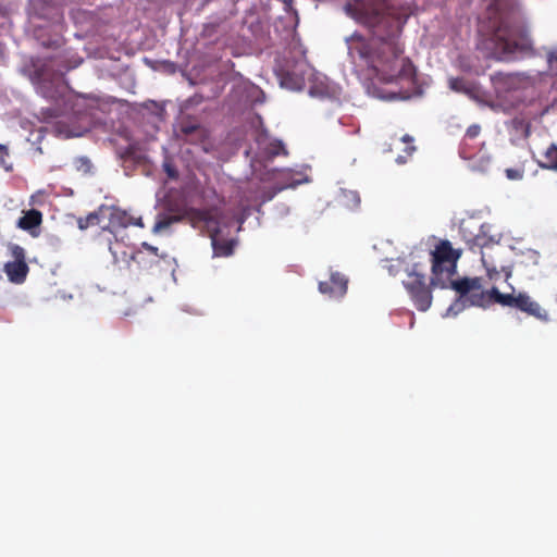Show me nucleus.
<instances>
[{
  "mask_svg": "<svg viewBox=\"0 0 557 557\" xmlns=\"http://www.w3.org/2000/svg\"><path fill=\"white\" fill-rule=\"evenodd\" d=\"M449 287L457 292L458 299L447 309V315H457L463 310L466 305L487 307L495 302L503 307L518 309L529 315L536 318L540 321H548L549 317L539 302L531 299V297L523 292L516 293L511 287L510 293H500L496 287L490 290H484L481 286V281H447Z\"/></svg>",
  "mask_w": 557,
  "mask_h": 557,
  "instance_id": "f257e3e1",
  "label": "nucleus"
},
{
  "mask_svg": "<svg viewBox=\"0 0 557 557\" xmlns=\"http://www.w3.org/2000/svg\"><path fill=\"white\" fill-rule=\"evenodd\" d=\"M190 222L196 225L200 222L205 223L209 236L214 257H228L233 253L236 239H228L224 236L223 230L220 226L221 221L216 211H198L194 210L189 213Z\"/></svg>",
  "mask_w": 557,
  "mask_h": 557,
  "instance_id": "f03ea898",
  "label": "nucleus"
},
{
  "mask_svg": "<svg viewBox=\"0 0 557 557\" xmlns=\"http://www.w3.org/2000/svg\"><path fill=\"white\" fill-rule=\"evenodd\" d=\"M460 257L448 242L441 243L432 255V270L436 276L450 277L455 274L456 264Z\"/></svg>",
  "mask_w": 557,
  "mask_h": 557,
  "instance_id": "7ed1b4c3",
  "label": "nucleus"
},
{
  "mask_svg": "<svg viewBox=\"0 0 557 557\" xmlns=\"http://www.w3.org/2000/svg\"><path fill=\"white\" fill-rule=\"evenodd\" d=\"M347 13L369 27L381 21L382 7L373 0H355L346 5Z\"/></svg>",
  "mask_w": 557,
  "mask_h": 557,
  "instance_id": "20e7f679",
  "label": "nucleus"
},
{
  "mask_svg": "<svg viewBox=\"0 0 557 557\" xmlns=\"http://www.w3.org/2000/svg\"><path fill=\"white\" fill-rule=\"evenodd\" d=\"M438 283H442L441 287L443 288L448 287L446 281H430V284H425L424 281L406 282L405 287L419 311H426L431 307L433 299L432 289L437 286Z\"/></svg>",
  "mask_w": 557,
  "mask_h": 557,
  "instance_id": "39448f33",
  "label": "nucleus"
},
{
  "mask_svg": "<svg viewBox=\"0 0 557 557\" xmlns=\"http://www.w3.org/2000/svg\"><path fill=\"white\" fill-rule=\"evenodd\" d=\"M494 54L497 59L509 60L518 52H525L531 48V40L523 36L519 41L507 38L505 33L498 32L495 35Z\"/></svg>",
  "mask_w": 557,
  "mask_h": 557,
  "instance_id": "423d86ee",
  "label": "nucleus"
},
{
  "mask_svg": "<svg viewBox=\"0 0 557 557\" xmlns=\"http://www.w3.org/2000/svg\"><path fill=\"white\" fill-rule=\"evenodd\" d=\"M502 237V230L498 225L486 223L480 226L479 233L473 234L471 239H473L479 245H487L499 243Z\"/></svg>",
  "mask_w": 557,
  "mask_h": 557,
  "instance_id": "0eeeda50",
  "label": "nucleus"
},
{
  "mask_svg": "<svg viewBox=\"0 0 557 557\" xmlns=\"http://www.w3.org/2000/svg\"><path fill=\"white\" fill-rule=\"evenodd\" d=\"M348 281H320L319 290L330 298L343 297L347 292Z\"/></svg>",
  "mask_w": 557,
  "mask_h": 557,
  "instance_id": "6e6552de",
  "label": "nucleus"
},
{
  "mask_svg": "<svg viewBox=\"0 0 557 557\" xmlns=\"http://www.w3.org/2000/svg\"><path fill=\"white\" fill-rule=\"evenodd\" d=\"M5 272L9 278H23L28 273V267L22 258L16 256L14 261L7 263Z\"/></svg>",
  "mask_w": 557,
  "mask_h": 557,
  "instance_id": "1a4fd4ad",
  "label": "nucleus"
},
{
  "mask_svg": "<svg viewBox=\"0 0 557 557\" xmlns=\"http://www.w3.org/2000/svg\"><path fill=\"white\" fill-rule=\"evenodd\" d=\"M542 169L557 171V145H550L544 152L543 159L539 160Z\"/></svg>",
  "mask_w": 557,
  "mask_h": 557,
  "instance_id": "9d476101",
  "label": "nucleus"
},
{
  "mask_svg": "<svg viewBox=\"0 0 557 557\" xmlns=\"http://www.w3.org/2000/svg\"><path fill=\"white\" fill-rule=\"evenodd\" d=\"M109 220L112 227H127L132 223V218L125 211L115 208L110 209Z\"/></svg>",
  "mask_w": 557,
  "mask_h": 557,
  "instance_id": "9b49d317",
  "label": "nucleus"
},
{
  "mask_svg": "<svg viewBox=\"0 0 557 557\" xmlns=\"http://www.w3.org/2000/svg\"><path fill=\"white\" fill-rule=\"evenodd\" d=\"M41 223V213L37 210L27 211L20 220L18 226L24 230H30Z\"/></svg>",
  "mask_w": 557,
  "mask_h": 557,
  "instance_id": "f8f14e48",
  "label": "nucleus"
},
{
  "mask_svg": "<svg viewBox=\"0 0 557 557\" xmlns=\"http://www.w3.org/2000/svg\"><path fill=\"white\" fill-rule=\"evenodd\" d=\"M180 220L178 216L159 215L152 228L154 234H161L170 228V226Z\"/></svg>",
  "mask_w": 557,
  "mask_h": 557,
  "instance_id": "ddd939ff",
  "label": "nucleus"
},
{
  "mask_svg": "<svg viewBox=\"0 0 557 557\" xmlns=\"http://www.w3.org/2000/svg\"><path fill=\"white\" fill-rule=\"evenodd\" d=\"M449 87L454 91L463 92L471 98H475V89L472 86L466 84L462 79L450 78Z\"/></svg>",
  "mask_w": 557,
  "mask_h": 557,
  "instance_id": "4468645a",
  "label": "nucleus"
},
{
  "mask_svg": "<svg viewBox=\"0 0 557 557\" xmlns=\"http://www.w3.org/2000/svg\"><path fill=\"white\" fill-rule=\"evenodd\" d=\"M343 196L346 199L344 203L349 208H355L360 202L359 196L355 191H344Z\"/></svg>",
  "mask_w": 557,
  "mask_h": 557,
  "instance_id": "2eb2a0df",
  "label": "nucleus"
},
{
  "mask_svg": "<svg viewBox=\"0 0 557 557\" xmlns=\"http://www.w3.org/2000/svg\"><path fill=\"white\" fill-rule=\"evenodd\" d=\"M98 213H91L86 219H79L78 220V227L81 230L87 228L89 225L98 224Z\"/></svg>",
  "mask_w": 557,
  "mask_h": 557,
  "instance_id": "dca6fc26",
  "label": "nucleus"
},
{
  "mask_svg": "<svg viewBox=\"0 0 557 557\" xmlns=\"http://www.w3.org/2000/svg\"><path fill=\"white\" fill-rule=\"evenodd\" d=\"M281 86L287 89L298 90L302 88V83L300 81L292 82V78L287 75L281 79Z\"/></svg>",
  "mask_w": 557,
  "mask_h": 557,
  "instance_id": "f3484780",
  "label": "nucleus"
},
{
  "mask_svg": "<svg viewBox=\"0 0 557 557\" xmlns=\"http://www.w3.org/2000/svg\"><path fill=\"white\" fill-rule=\"evenodd\" d=\"M487 274L490 276H504L505 278H508L509 276H511V271L507 267H502L499 271L493 268L492 270H487Z\"/></svg>",
  "mask_w": 557,
  "mask_h": 557,
  "instance_id": "a211bd4d",
  "label": "nucleus"
},
{
  "mask_svg": "<svg viewBox=\"0 0 557 557\" xmlns=\"http://www.w3.org/2000/svg\"><path fill=\"white\" fill-rule=\"evenodd\" d=\"M506 176L511 181H519L523 177V170L521 169H507Z\"/></svg>",
  "mask_w": 557,
  "mask_h": 557,
  "instance_id": "6ab92c4d",
  "label": "nucleus"
},
{
  "mask_svg": "<svg viewBox=\"0 0 557 557\" xmlns=\"http://www.w3.org/2000/svg\"><path fill=\"white\" fill-rule=\"evenodd\" d=\"M401 71L400 75L404 77H409L413 74V66L412 64L407 60H401Z\"/></svg>",
  "mask_w": 557,
  "mask_h": 557,
  "instance_id": "aec40b11",
  "label": "nucleus"
},
{
  "mask_svg": "<svg viewBox=\"0 0 557 557\" xmlns=\"http://www.w3.org/2000/svg\"><path fill=\"white\" fill-rule=\"evenodd\" d=\"M525 255H527V259L530 262H532L534 264L537 263L539 253L535 250L528 249Z\"/></svg>",
  "mask_w": 557,
  "mask_h": 557,
  "instance_id": "412c9836",
  "label": "nucleus"
},
{
  "mask_svg": "<svg viewBox=\"0 0 557 557\" xmlns=\"http://www.w3.org/2000/svg\"><path fill=\"white\" fill-rule=\"evenodd\" d=\"M547 58L552 69L555 66V64L557 65V51L548 52Z\"/></svg>",
  "mask_w": 557,
  "mask_h": 557,
  "instance_id": "4be33fe9",
  "label": "nucleus"
},
{
  "mask_svg": "<svg viewBox=\"0 0 557 557\" xmlns=\"http://www.w3.org/2000/svg\"><path fill=\"white\" fill-rule=\"evenodd\" d=\"M479 131H480V127L476 126V125H473L471 127L468 128L467 131V134L470 136V137H475L478 134H479Z\"/></svg>",
  "mask_w": 557,
  "mask_h": 557,
  "instance_id": "5701e85b",
  "label": "nucleus"
},
{
  "mask_svg": "<svg viewBox=\"0 0 557 557\" xmlns=\"http://www.w3.org/2000/svg\"><path fill=\"white\" fill-rule=\"evenodd\" d=\"M164 168H165V171L168 172L170 177H174L175 176L174 171L172 170V168L168 163L164 164Z\"/></svg>",
  "mask_w": 557,
  "mask_h": 557,
  "instance_id": "b1692460",
  "label": "nucleus"
},
{
  "mask_svg": "<svg viewBox=\"0 0 557 557\" xmlns=\"http://www.w3.org/2000/svg\"><path fill=\"white\" fill-rule=\"evenodd\" d=\"M131 224H135V225L140 226V227L144 226L141 218H138V219H133L132 218V223Z\"/></svg>",
  "mask_w": 557,
  "mask_h": 557,
  "instance_id": "393cba45",
  "label": "nucleus"
},
{
  "mask_svg": "<svg viewBox=\"0 0 557 557\" xmlns=\"http://www.w3.org/2000/svg\"><path fill=\"white\" fill-rule=\"evenodd\" d=\"M403 141L404 143L412 141V138L410 136L406 135V136L403 137Z\"/></svg>",
  "mask_w": 557,
  "mask_h": 557,
  "instance_id": "a878e982",
  "label": "nucleus"
},
{
  "mask_svg": "<svg viewBox=\"0 0 557 557\" xmlns=\"http://www.w3.org/2000/svg\"><path fill=\"white\" fill-rule=\"evenodd\" d=\"M295 186H296V184H288V185H285V186L280 187V189H284V188H286V187H295Z\"/></svg>",
  "mask_w": 557,
  "mask_h": 557,
  "instance_id": "bb28decb",
  "label": "nucleus"
},
{
  "mask_svg": "<svg viewBox=\"0 0 557 557\" xmlns=\"http://www.w3.org/2000/svg\"><path fill=\"white\" fill-rule=\"evenodd\" d=\"M396 161H397L398 163H404V162H405V160L403 159V157H401V156H399V157L396 159Z\"/></svg>",
  "mask_w": 557,
  "mask_h": 557,
  "instance_id": "cd10ccee",
  "label": "nucleus"
},
{
  "mask_svg": "<svg viewBox=\"0 0 557 557\" xmlns=\"http://www.w3.org/2000/svg\"><path fill=\"white\" fill-rule=\"evenodd\" d=\"M414 149H416V148H414L413 146L409 147V148H408L409 153L413 152V151H414Z\"/></svg>",
  "mask_w": 557,
  "mask_h": 557,
  "instance_id": "c85d7f7f",
  "label": "nucleus"
},
{
  "mask_svg": "<svg viewBox=\"0 0 557 557\" xmlns=\"http://www.w3.org/2000/svg\"><path fill=\"white\" fill-rule=\"evenodd\" d=\"M468 228V225L466 223L462 224V230L466 231Z\"/></svg>",
  "mask_w": 557,
  "mask_h": 557,
  "instance_id": "c756f323",
  "label": "nucleus"
},
{
  "mask_svg": "<svg viewBox=\"0 0 557 557\" xmlns=\"http://www.w3.org/2000/svg\"><path fill=\"white\" fill-rule=\"evenodd\" d=\"M416 275H417V276H423V274H422V273H418V272L416 273Z\"/></svg>",
  "mask_w": 557,
  "mask_h": 557,
  "instance_id": "7c9ffc66",
  "label": "nucleus"
},
{
  "mask_svg": "<svg viewBox=\"0 0 557 557\" xmlns=\"http://www.w3.org/2000/svg\"><path fill=\"white\" fill-rule=\"evenodd\" d=\"M14 282H15V283H22L23 281L16 280V281H14Z\"/></svg>",
  "mask_w": 557,
  "mask_h": 557,
  "instance_id": "2f4dec72",
  "label": "nucleus"
}]
</instances>
